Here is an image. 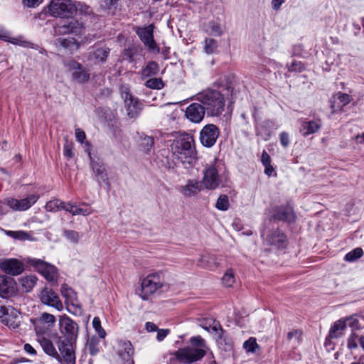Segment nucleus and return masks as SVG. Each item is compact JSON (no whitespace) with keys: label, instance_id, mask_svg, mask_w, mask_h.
I'll use <instances>...</instances> for the list:
<instances>
[{"label":"nucleus","instance_id":"nucleus-1","mask_svg":"<svg viewBox=\"0 0 364 364\" xmlns=\"http://www.w3.org/2000/svg\"><path fill=\"white\" fill-rule=\"evenodd\" d=\"M60 330L65 339L56 336L55 343L58 345L59 351L64 358L66 364H75V355L73 350V343L76 341L78 334L77 324L64 316L60 318Z\"/></svg>","mask_w":364,"mask_h":364},{"label":"nucleus","instance_id":"nucleus-2","mask_svg":"<svg viewBox=\"0 0 364 364\" xmlns=\"http://www.w3.org/2000/svg\"><path fill=\"white\" fill-rule=\"evenodd\" d=\"M171 149L173 155L183 164L193 166L198 160L193 138L188 134L175 140Z\"/></svg>","mask_w":364,"mask_h":364},{"label":"nucleus","instance_id":"nucleus-3","mask_svg":"<svg viewBox=\"0 0 364 364\" xmlns=\"http://www.w3.org/2000/svg\"><path fill=\"white\" fill-rule=\"evenodd\" d=\"M196 100L203 105L208 116L218 117L224 111L225 98L217 90H207L198 93Z\"/></svg>","mask_w":364,"mask_h":364},{"label":"nucleus","instance_id":"nucleus-4","mask_svg":"<svg viewBox=\"0 0 364 364\" xmlns=\"http://www.w3.org/2000/svg\"><path fill=\"white\" fill-rule=\"evenodd\" d=\"M166 284L162 272H155L147 275L141 282V297L147 300L149 297L156 293Z\"/></svg>","mask_w":364,"mask_h":364},{"label":"nucleus","instance_id":"nucleus-5","mask_svg":"<svg viewBox=\"0 0 364 364\" xmlns=\"http://www.w3.org/2000/svg\"><path fill=\"white\" fill-rule=\"evenodd\" d=\"M77 11V6L71 0H52L48 5V12L53 17L69 18Z\"/></svg>","mask_w":364,"mask_h":364},{"label":"nucleus","instance_id":"nucleus-6","mask_svg":"<svg viewBox=\"0 0 364 364\" xmlns=\"http://www.w3.org/2000/svg\"><path fill=\"white\" fill-rule=\"evenodd\" d=\"M206 351L200 348L187 346L179 348L174 352L175 358L181 363L191 364L201 360Z\"/></svg>","mask_w":364,"mask_h":364},{"label":"nucleus","instance_id":"nucleus-7","mask_svg":"<svg viewBox=\"0 0 364 364\" xmlns=\"http://www.w3.org/2000/svg\"><path fill=\"white\" fill-rule=\"evenodd\" d=\"M201 183L208 190H215L223 184V177L219 174L215 164H207L204 167Z\"/></svg>","mask_w":364,"mask_h":364},{"label":"nucleus","instance_id":"nucleus-8","mask_svg":"<svg viewBox=\"0 0 364 364\" xmlns=\"http://www.w3.org/2000/svg\"><path fill=\"white\" fill-rule=\"evenodd\" d=\"M265 245L271 246L275 250H282L287 247L288 242L287 236L279 229L268 231L264 230L262 234Z\"/></svg>","mask_w":364,"mask_h":364},{"label":"nucleus","instance_id":"nucleus-9","mask_svg":"<svg viewBox=\"0 0 364 364\" xmlns=\"http://www.w3.org/2000/svg\"><path fill=\"white\" fill-rule=\"evenodd\" d=\"M121 97L124 100L127 115L130 118H135L142 109V104L135 98L125 85L120 87Z\"/></svg>","mask_w":364,"mask_h":364},{"label":"nucleus","instance_id":"nucleus-10","mask_svg":"<svg viewBox=\"0 0 364 364\" xmlns=\"http://www.w3.org/2000/svg\"><path fill=\"white\" fill-rule=\"evenodd\" d=\"M23 260L41 274L48 281L52 282L55 279L57 270L53 265L40 259L26 257Z\"/></svg>","mask_w":364,"mask_h":364},{"label":"nucleus","instance_id":"nucleus-11","mask_svg":"<svg viewBox=\"0 0 364 364\" xmlns=\"http://www.w3.org/2000/svg\"><path fill=\"white\" fill-rule=\"evenodd\" d=\"M23 260L41 274L48 281L52 282L55 279L57 270L53 265L40 259L26 257Z\"/></svg>","mask_w":364,"mask_h":364},{"label":"nucleus","instance_id":"nucleus-12","mask_svg":"<svg viewBox=\"0 0 364 364\" xmlns=\"http://www.w3.org/2000/svg\"><path fill=\"white\" fill-rule=\"evenodd\" d=\"M153 30L154 26L149 25L146 27L139 28L136 31V33L149 50L158 53H159V48L154 39Z\"/></svg>","mask_w":364,"mask_h":364},{"label":"nucleus","instance_id":"nucleus-13","mask_svg":"<svg viewBox=\"0 0 364 364\" xmlns=\"http://www.w3.org/2000/svg\"><path fill=\"white\" fill-rule=\"evenodd\" d=\"M219 134V129L215 125L213 124L205 125L200 133L201 144L206 147L213 146L215 144Z\"/></svg>","mask_w":364,"mask_h":364},{"label":"nucleus","instance_id":"nucleus-14","mask_svg":"<svg viewBox=\"0 0 364 364\" xmlns=\"http://www.w3.org/2000/svg\"><path fill=\"white\" fill-rule=\"evenodd\" d=\"M65 65L71 72L72 77L75 81L84 83L89 80L90 73L80 63L70 60H68Z\"/></svg>","mask_w":364,"mask_h":364},{"label":"nucleus","instance_id":"nucleus-15","mask_svg":"<svg viewBox=\"0 0 364 364\" xmlns=\"http://www.w3.org/2000/svg\"><path fill=\"white\" fill-rule=\"evenodd\" d=\"M58 35L73 34L75 36H81L85 32L83 24L78 21L73 20L67 23L58 26L55 28Z\"/></svg>","mask_w":364,"mask_h":364},{"label":"nucleus","instance_id":"nucleus-16","mask_svg":"<svg viewBox=\"0 0 364 364\" xmlns=\"http://www.w3.org/2000/svg\"><path fill=\"white\" fill-rule=\"evenodd\" d=\"M39 198L38 195L31 194L27 198L17 200L16 198H7L6 204L14 210L24 211L31 208Z\"/></svg>","mask_w":364,"mask_h":364},{"label":"nucleus","instance_id":"nucleus-17","mask_svg":"<svg viewBox=\"0 0 364 364\" xmlns=\"http://www.w3.org/2000/svg\"><path fill=\"white\" fill-rule=\"evenodd\" d=\"M62 296L65 299V303L70 307L73 308L75 313L80 312L82 310L80 303L78 301L77 294L68 284H63L60 287Z\"/></svg>","mask_w":364,"mask_h":364},{"label":"nucleus","instance_id":"nucleus-18","mask_svg":"<svg viewBox=\"0 0 364 364\" xmlns=\"http://www.w3.org/2000/svg\"><path fill=\"white\" fill-rule=\"evenodd\" d=\"M1 269L7 274L16 276L21 274L23 270V264L15 258L6 259L0 263Z\"/></svg>","mask_w":364,"mask_h":364},{"label":"nucleus","instance_id":"nucleus-19","mask_svg":"<svg viewBox=\"0 0 364 364\" xmlns=\"http://www.w3.org/2000/svg\"><path fill=\"white\" fill-rule=\"evenodd\" d=\"M40 299L43 304L52 306L58 311H61L63 309V303L58 296L51 289H43L41 293Z\"/></svg>","mask_w":364,"mask_h":364},{"label":"nucleus","instance_id":"nucleus-20","mask_svg":"<svg viewBox=\"0 0 364 364\" xmlns=\"http://www.w3.org/2000/svg\"><path fill=\"white\" fill-rule=\"evenodd\" d=\"M16 291V283L12 277L0 276V296L9 298L14 296Z\"/></svg>","mask_w":364,"mask_h":364},{"label":"nucleus","instance_id":"nucleus-21","mask_svg":"<svg viewBox=\"0 0 364 364\" xmlns=\"http://www.w3.org/2000/svg\"><path fill=\"white\" fill-rule=\"evenodd\" d=\"M205 109L200 102L191 104L186 109V117L193 123H199L204 118Z\"/></svg>","mask_w":364,"mask_h":364},{"label":"nucleus","instance_id":"nucleus-22","mask_svg":"<svg viewBox=\"0 0 364 364\" xmlns=\"http://www.w3.org/2000/svg\"><path fill=\"white\" fill-rule=\"evenodd\" d=\"M38 341L43 351L47 355L55 358L60 363H63V361H65L60 352L59 351L58 353L53 346V342L55 341V339L52 341L44 336H41L38 338Z\"/></svg>","mask_w":364,"mask_h":364},{"label":"nucleus","instance_id":"nucleus-23","mask_svg":"<svg viewBox=\"0 0 364 364\" xmlns=\"http://www.w3.org/2000/svg\"><path fill=\"white\" fill-rule=\"evenodd\" d=\"M109 53V48L96 45L94 46L92 50L90 51L87 56V60L95 64L104 63Z\"/></svg>","mask_w":364,"mask_h":364},{"label":"nucleus","instance_id":"nucleus-24","mask_svg":"<svg viewBox=\"0 0 364 364\" xmlns=\"http://www.w3.org/2000/svg\"><path fill=\"white\" fill-rule=\"evenodd\" d=\"M0 39L5 41L9 42L14 45H17L23 48H33V43L29 41L23 40V37L19 36L18 37L14 38L10 36V33L2 26L0 24Z\"/></svg>","mask_w":364,"mask_h":364},{"label":"nucleus","instance_id":"nucleus-25","mask_svg":"<svg viewBox=\"0 0 364 364\" xmlns=\"http://www.w3.org/2000/svg\"><path fill=\"white\" fill-rule=\"evenodd\" d=\"M20 312L12 306H9L8 313L1 322L10 328H16L20 325Z\"/></svg>","mask_w":364,"mask_h":364},{"label":"nucleus","instance_id":"nucleus-26","mask_svg":"<svg viewBox=\"0 0 364 364\" xmlns=\"http://www.w3.org/2000/svg\"><path fill=\"white\" fill-rule=\"evenodd\" d=\"M55 45L57 48L68 49L70 51L77 50L80 48L79 42L74 38H58L55 41Z\"/></svg>","mask_w":364,"mask_h":364},{"label":"nucleus","instance_id":"nucleus-27","mask_svg":"<svg viewBox=\"0 0 364 364\" xmlns=\"http://www.w3.org/2000/svg\"><path fill=\"white\" fill-rule=\"evenodd\" d=\"M274 218L278 220L291 223L294 220L295 216L291 208L279 207L275 210Z\"/></svg>","mask_w":364,"mask_h":364},{"label":"nucleus","instance_id":"nucleus-28","mask_svg":"<svg viewBox=\"0 0 364 364\" xmlns=\"http://www.w3.org/2000/svg\"><path fill=\"white\" fill-rule=\"evenodd\" d=\"M198 265L203 268L214 269L219 265L218 259L215 255H204L198 261Z\"/></svg>","mask_w":364,"mask_h":364},{"label":"nucleus","instance_id":"nucleus-29","mask_svg":"<svg viewBox=\"0 0 364 364\" xmlns=\"http://www.w3.org/2000/svg\"><path fill=\"white\" fill-rule=\"evenodd\" d=\"M200 184L197 181L188 180L185 186L180 188L181 193L185 197H191L200 191Z\"/></svg>","mask_w":364,"mask_h":364},{"label":"nucleus","instance_id":"nucleus-30","mask_svg":"<svg viewBox=\"0 0 364 364\" xmlns=\"http://www.w3.org/2000/svg\"><path fill=\"white\" fill-rule=\"evenodd\" d=\"M321 126L320 120L304 122L301 124L300 132L304 136H307L317 132L320 129Z\"/></svg>","mask_w":364,"mask_h":364},{"label":"nucleus","instance_id":"nucleus-31","mask_svg":"<svg viewBox=\"0 0 364 364\" xmlns=\"http://www.w3.org/2000/svg\"><path fill=\"white\" fill-rule=\"evenodd\" d=\"M346 323L343 320L336 321L329 331L330 338L335 339L341 337L346 328Z\"/></svg>","mask_w":364,"mask_h":364},{"label":"nucleus","instance_id":"nucleus-32","mask_svg":"<svg viewBox=\"0 0 364 364\" xmlns=\"http://www.w3.org/2000/svg\"><path fill=\"white\" fill-rule=\"evenodd\" d=\"M120 349L119 353L120 357L124 360H129L134 354V348L130 341H120Z\"/></svg>","mask_w":364,"mask_h":364},{"label":"nucleus","instance_id":"nucleus-33","mask_svg":"<svg viewBox=\"0 0 364 364\" xmlns=\"http://www.w3.org/2000/svg\"><path fill=\"white\" fill-rule=\"evenodd\" d=\"M201 326L209 332H214L219 338H222L223 330L218 321L209 319L201 324Z\"/></svg>","mask_w":364,"mask_h":364},{"label":"nucleus","instance_id":"nucleus-34","mask_svg":"<svg viewBox=\"0 0 364 364\" xmlns=\"http://www.w3.org/2000/svg\"><path fill=\"white\" fill-rule=\"evenodd\" d=\"M91 167L95 174L97 181L106 182L108 179L104 166L98 162L91 161Z\"/></svg>","mask_w":364,"mask_h":364},{"label":"nucleus","instance_id":"nucleus-35","mask_svg":"<svg viewBox=\"0 0 364 364\" xmlns=\"http://www.w3.org/2000/svg\"><path fill=\"white\" fill-rule=\"evenodd\" d=\"M38 279L35 275H28L19 279L21 289L24 292H30L36 284Z\"/></svg>","mask_w":364,"mask_h":364},{"label":"nucleus","instance_id":"nucleus-36","mask_svg":"<svg viewBox=\"0 0 364 364\" xmlns=\"http://www.w3.org/2000/svg\"><path fill=\"white\" fill-rule=\"evenodd\" d=\"M159 71V65L154 62L151 61L149 62L146 66L143 68L141 71V75L144 77H150L156 75Z\"/></svg>","mask_w":364,"mask_h":364},{"label":"nucleus","instance_id":"nucleus-37","mask_svg":"<svg viewBox=\"0 0 364 364\" xmlns=\"http://www.w3.org/2000/svg\"><path fill=\"white\" fill-rule=\"evenodd\" d=\"M92 213L91 208L87 204H82L81 206H77L76 204L74 206L72 212L73 215H88Z\"/></svg>","mask_w":364,"mask_h":364},{"label":"nucleus","instance_id":"nucleus-38","mask_svg":"<svg viewBox=\"0 0 364 364\" xmlns=\"http://www.w3.org/2000/svg\"><path fill=\"white\" fill-rule=\"evenodd\" d=\"M6 233L7 235H9L14 239L22 240V241L29 240L31 239L30 235L28 232H26L25 231H22V230H19V231L8 230L6 232Z\"/></svg>","mask_w":364,"mask_h":364},{"label":"nucleus","instance_id":"nucleus-39","mask_svg":"<svg viewBox=\"0 0 364 364\" xmlns=\"http://www.w3.org/2000/svg\"><path fill=\"white\" fill-rule=\"evenodd\" d=\"M363 255V251L360 247H357L349 252L345 256V260L352 262L361 257Z\"/></svg>","mask_w":364,"mask_h":364},{"label":"nucleus","instance_id":"nucleus-40","mask_svg":"<svg viewBox=\"0 0 364 364\" xmlns=\"http://www.w3.org/2000/svg\"><path fill=\"white\" fill-rule=\"evenodd\" d=\"M63 205V201L58 199H54L48 201L46 205L45 208L47 211L49 212H57L61 210V207Z\"/></svg>","mask_w":364,"mask_h":364},{"label":"nucleus","instance_id":"nucleus-41","mask_svg":"<svg viewBox=\"0 0 364 364\" xmlns=\"http://www.w3.org/2000/svg\"><path fill=\"white\" fill-rule=\"evenodd\" d=\"M145 85L151 89L161 90L164 87V83L161 78H150L145 82Z\"/></svg>","mask_w":364,"mask_h":364},{"label":"nucleus","instance_id":"nucleus-42","mask_svg":"<svg viewBox=\"0 0 364 364\" xmlns=\"http://www.w3.org/2000/svg\"><path fill=\"white\" fill-rule=\"evenodd\" d=\"M204 43V51L207 54L213 53L218 48L217 41L213 38H206Z\"/></svg>","mask_w":364,"mask_h":364},{"label":"nucleus","instance_id":"nucleus-43","mask_svg":"<svg viewBox=\"0 0 364 364\" xmlns=\"http://www.w3.org/2000/svg\"><path fill=\"white\" fill-rule=\"evenodd\" d=\"M36 323H47L48 326H52L55 322V318L53 314L48 313H43L41 316L36 319Z\"/></svg>","mask_w":364,"mask_h":364},{"label":"nucleus","instance_id":"nucleus-44","mask_svg":"<svg viewBox=\"0 0 364 364\" xmlns=\"http://www.w3.org/2000/svg\"><path fill=\"white\" fill-rule=\"evenodd\" d=\"M333 99L338 100V102L343 107L349 104L352 100V97L349 95L341 92H338L337 94H336L333 97Z\"/></svg>","mask_w":364,"mask_h":364},{"label":"nucleus","instance_id":"nucleus-45","mask_svg":"<svg viewBox=\"0 0 364 364\" xmlns=\"http://www.w3.org/2000/svg\"><path fill=\"white\" fill-rule=\"evenodd\" d=\"M230 203L228 197L226 195H221L217 200L215 207L220 210H227Z\"/></svg>","mask_w":364,"mask_h":364},{"label":"nucleus","instance_id":"nucleus-46","mask_svg":"<svg viewBox=\"0 0 364 364\" xmlns=\"http://www.w3.org/2000/svg\"><path fill=\"white\" fill-rule=\"evenodd\" d=\"M224 285L228 287H231L234 284L235 279L233 271L232 269H228L222 278Z\"/></svg>","mask_w":364,"mask_h":364},{"label":"nucleus","instance_id":"nucleus-47","mask_svg":"<svg viewBox=\"0 0 364 364\" xmlns=\"http://www.w3.org/2000/svg\"><path fill=\"white\" fill-rule=\"evenodd\" d=\"M190 343L192 345L191 347L200 348L204 350L207 348L205 340L200 336L191 337L190 338Z\"/></svg>","mask_w":364,"mask_h":364},{"label":"nucleus","instance_id":"nucleus-48","mask_svg":"<svg viewBox=\"0 0 364 364\" xmlns=\"http://www.w3.org/2000/svg\"><path fill=\"white\" fill-rule=\"evenodd\" d=\"M99 341L96 338H92L87 343V350L91 355H95L99 352Z\"/></svg>","mask_w":364,"mask_h":364},{"label":"nucleus","instance_id":"nucleus-49","mask_svg":"<svg viewBox=\"0 0 364 364\" xmlns=\"http://www.w3.org/2000/svg\"><path fill=\"white\" fill-rule=\"evenodd\" d=\"M359 335L355 331H352L347 339V347L350 350L355 349L358 347L357 341Z\"/></svg>","mask_w":364,"mask_h":364},{"label":"nucleus","instance_id":"nucleus-50","mask_svg":"<svg viewBox=\"0 0 364 364\" xmlns=\"http://www.w3.org/2000/svg\"><path fill=\"white\" fill-rule=\"evenodd\" d=\"M243 347L247 352L255 353L256 349L259 348V346L256 342V339L251 337L244 343Z\"/></svg>","mask_w":364,"mask_h":364},{"label":"nucleus","instance_id":"nucleus-51","mask_svg":"<svg viewBox=\"0 0 364 364\" xmlns=\"http://www.w3.org/2000/svg\"><path fill=\"white\" fill-rule=\"evenodd\" d=\"M92 326L100 338H105L106 333L101 326V321L98 317H95L92 321Z\"/></svg>","mask_w":364,"mask_h":364},{"label":"nucleus","instance_id":"nucleus-52","mask_svg":"<svg viewBox=\"0 0 364 364\" xmlns=\"http://www.w3.org/2000/svg\"><path fill=\"white\" fill-rule=\"evenodd\" d=\"M73 149V144L66 141L63 146V154L67 159H70L74 157Z\"/></svg>","mask_w":364,"mask_h":364},{"label":"nucleus","instance_id":"nucleus-53","mask_svg":"<svg viewBox=\"0 0 364 364\" xmlns=\"http://www.w3.org/2000/svg\"><path fill=\"white\" fill-rule=\"evenodd\" d=\"M65 237L73 243H77L79 240V234L75 230H65Z\"/></svg>","mask_w":364,"mask_h":364},{"label":"nucleus","instance_id":"nucleus-54","mask_svg":"<svg viewBox=\"0 0 364 364\" xmlns=\"http://www.w3.org/2000/svg\"><path fill=\"white\" fill-rule=\"evenodd\" d=\"M154 142L153 137L146 136L144 138L142 145L144 146V151L146 154H149L151 151V150L154 146Z\"/></svg>","mask_w":364,"mask_h":364},{"label":"nucleus","instance_id":"nucleus-55","mask_svg":"<svg viewBox=\"0 0 364 364\" xmlns=\"http://www.w3.org/2000/svg\"><path fill=\"white\" fill-rule=\"evenodd\" d=\"M288 70L290 72H301L304 70V66L301 62L293 61L289 65H288Z\"/></svg>","mask_w":364,"mask_h":364},{"label":"nucleus","instance_id":"nucleus-56","mask_svg":"<svg viewBox=\"0 0 364 364\" xmlns=\"http://www.w3.org/2000/svg\"><path fill=\"white\" fill-rule=\"evenodd\" d=\"M301 333L300 331L294 330L287 333V339L289 341L294 340L297 343L299 342Z\"/></svg>","mask_w":364,"mask_h":364},{"label":"nucleus","instance_id":"nucleus-57","mask_svg":"<svg viewBox=\"0 0 364 364\" xmlns=\"http://www.w3.org/2000/svg\"><path fill=\"white\" fill-rule=\"evenodd\" d=\"M211 33L215 36H220L223 33L221 26L218 23H213L211 26Z\"/></svg>","mask_w":364,"mask_h":364},{"label":"nucleus","instance_id":"nucleus-58","mask_svg":"<svg viewBox=\"0 0 364 364\" xmlns=\"http://www.w3.org/2000/svg\"><path fill=\"white\" fill-rule=\"evenodd\" d=\"M279 140L281 144L284 147H287L289 144V136L287 132H282L279 135Z\"/></svg>","mask_w":364,"mask_h":364},{"label":"nucleus","instance_id":"nucleus-59","mask_svg":"<svg viewBox=\"0 0 364 364\" xmlns=\"http://www.w3.org/2000/svg\"><path fill=\"white\" fill-rule=\"evenodd\" d=\"M75 138L79 142L83 143L86 139V135H85V132L82 131L81 129H79V128L76 129H75Z\"/></svg>","mask_w":364,"mask_h":364},{"label":"nucleus","instance_id":"nucleus-60","mask_svg":"<svg viewBox=\"0 0 364 364\" xmlns=\"http://www.w3.org/2000/svg\"><path fill=\"white\" fill-rule=\"evenodd\" d=\"M156 339L159 341H162L168 334V329H158L157 331Z\"/></svg>","mask_w":364,"mask_h":364},{"label":"nucleus","instance_id":"nucleus-61","mask_svg":"<svg viewBox=\"0 0 364 364\" xmlns=\"http://www.w3.org/2000/svg\"><path fill=\"white\" fill-rule=\"evenodd\" d=\"M42 1L43 0H23V4L31 8L38 6Z\"/></svg>","mask_w":364,"mask_h":364},{"label":"nucleus","instance_id":"nucleus-62","mask_svg":"<svg viewBox=\"0 0 364 364\" xmlns=\"http://www.w3.org/2000/svg\"><path fill=\"white\" fill-rule=\"evenodd\" d=\"M331 108L332 110V113L335 114L339 111H341L343 107L337 102L336 100L333 99V101L331 102Z\"/></svg>","mask_w":364,"mask_h":364},{"label":"nucleus","instance_id":"nucleus-63","mask_svg":"<svg viewBox=\"0 0 364 364\" xmlns=\"http://www.w3.org/2000/svg\"><path fill=\"white\" fill-rule=\"evenodd\" d=\"M348 322V326L352 328V331H355V330L358 329L359 328V323H358V319L356 318H348L346 320Z\"/></svg>","mask_w":364,"mask_h":364},{"label":"nucleus","instance_id":"nucleus-64","mask_svg":"<svg viewBox=\"0 0 364 364\" xmlns=\"http://www.w3.org/2000/svg\"><path fill=\"white\" fill-rule=\"evenodd\" d=\"M261 161L263 166L268 165L271 164V159L269 155L265 151H263L261 156Z\"/></svg>","mask_w":364,"mask_h":364}]
</instances>
